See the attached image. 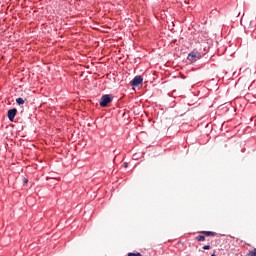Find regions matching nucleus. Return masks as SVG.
<instances>
[{"label": "nucleus", "mask_w": 256, "mask_h": 256, "mask_svg": "<svg viewBox=\"0 0 256 256\" xmlns=\"http://www.w3.org/2000/svg\"><path fill=\"white\" fill-rule=\"evenodd\" d=\"M112 101L113 99H111V95H103L100 99V107H107L108 103H111Z\"/></svg>", "instance_id": "obj_1"}, {"label": "nucleus", "mask_w": 256, "mask_h": 256, "mask_svg": "<svg viewBox=\"0 0 256 256\" xmlns=\"http://www.w3.org/2000/svg\"><path fill=\"white\" fill-rule=\"evenodd\" d=\"M201 53L197 52V51H192L189 53L188 55V61H197V59H201Z\"/></svg>", "instance_id": "obj_2"}, {"label": "nucleus", "mask_w": 256, "mask_h": 256, "mask_svg": "<svg viewBox=\"0 0 256 256\" xmlns=\"http://www.w3.org/2000/svg\"><path fill=\"white\" fill-rule=\"evenodd\" d=\"M130 85H132V87H139V85H143V77L142 76L134 77V79L130 82Z\"/></svg>", "instance_id": "obj_3"}, {"label": "nucleus", "mask_w": 256, "mask_h": 256, "mask_svg": "<svg viewBox=\"0 0 256 256\" xmlns=\"http://www.w3.org/2000/svg\"><path fill=\"white\" fill-rule=\"evenodd\" d=\"M17 115V108L10 109L8 111V119L9 121H15V116Z\"/></svg>", "instance_id": "obj_4"}, {"label": "nucleus", "mask_w": 256, "mask_h": 256, "mask_svg": "<svg viewBox=\"0 0 256 256\" xmlns=\"http://www.w3.org/2000/svg\"><path fill=\"white\" fill-rule=\"evenodd\" d=\"M200 234L205 235V237H215V235H217L216 232L212 231H201Z\"/></svg>", "instance_id": "obj_5"}, {"label": "nucleus", "mask_w": 256, "mask_h": 256, "mask_svg": "<svg viewBox=\"0 0 256 256\" xmlns=\"http://www.w3.org/2000/svg\"><path fill=\"white\" fill-rule=\"evenodd\" d=\"M16 103H17L18 105H25V100H24L23 98H17V99H16Z\"/></svg>", "instance_id": "obj_6"}, {"label": "nucleus", "mask_w": 256, "mask_h": 256, "mask_svg": "<svg viewBox=\"0 0 256 256\" xmlns=\"http://www.w3.org/2000/svg\"><path fill=\"white\" fill-rule=\"evenodd\" d=\"M247 256H256V248L250 250L247 254Z\"/></svg>", "instance_id": "obj_7"}, {"label": "nucleus", "mask_w": 256, "mask_h": 256, "mask_svg": "<svg viewBox=\"0 0 256 256\" xmlns=\"http://www.w3.org/2000/svg\"><path fill=\"white\" fill-rule=\"evenodd\" d=\"M196 241H205V236H203V235L197 236Z\"/></svg>", "instance_id": "obj_8"}, {"label": "nucleus", "mask_w": 256, "mask_h": 256, "mask_svg": "<svg viewBox=\"0 0 256 256\" xmlns=\"http://www.w3.org/2000/svg\"><path fill=\"white\" fill-rule=\"evenodd\" d=\"M128 256H143L141 253H129Z\"/></svg>", "instance_id": "obj_9"}, {"label": "nucleus", "mask_w": 256, "mask_h": 256, "mask_svg": "<svg viewBox=\"0 0 256 256\" xmlns=\"http://www.w3.org/2000/svg\"><path fill=\"white\" fill-rule=\"evenodd\" d=\"M203 249L209 250V249H211V246L210 245H205V246H203Z\"/></svg>", "instance_id": "obj_10"}, {"label": "nucleus", "mask_w": 256, "mask_h": 256, "mask_svg": "<svg viewBox=\"0 0 256 256\" xmlns=\"http://www.w3.org/2000/svg\"><path fill=\"white\" fill-rule=\"evenodd\" d=\"M124 167H125V168L129 167V163L125 162V163H124Z\"/></svg>", "instance_id": "obj_11"}, {"label": "nucleus", "mask_w": 256, "mask_h": 256, "mask_svg": "<svg viewBox=\"0 0 256 256\" xmlns=\"http://www.w3.org/2000/svg\"><path fill=\"white\" fill-rule=\"evenodd\" d=\"M24 183H27V179L24 180Z\"/></svg>", "instance_id": "obj_12"}]
</instances>
